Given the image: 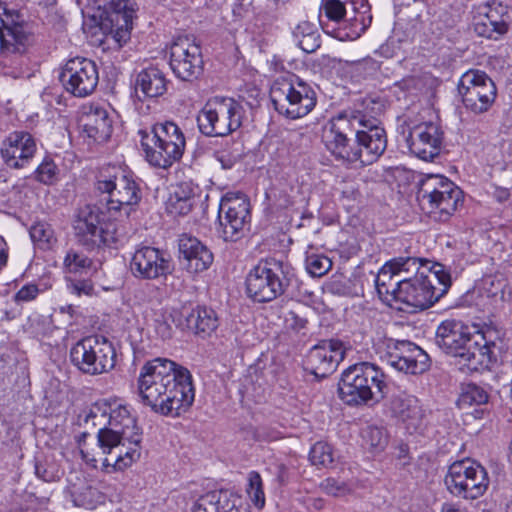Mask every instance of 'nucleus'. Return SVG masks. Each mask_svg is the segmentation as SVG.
<instances>
[{
	"label": "nucleus",
	"instance_id": "nucleus-1",
	"mask_svg": "<svg viewBox=\"0 0 512 512\" xmlns=\"http://www.w3.org/2000/svg\"><path fill=\"white\" fill-rule=\"evenodd\" d=\"M141 402L163 416H180L194 402L190 371L168 358H154L141 368L137 380Z\"/></svg>",
	"mask_w": 512,
	"mask_h": 512
},
{
	"label": "nucleus",
	"instance_id": "nucleus-2",
	"mask_svg": "<svg viewBox=\"0 0 512 512\" xmlns=\"http://www.w3.org/2000/svg\"><path fill=\"white\" fill-rule=\"evenodd\" d=\"M497 331L487 327L471 331L458 320H445L436 330L435 343L446 354L458 358L461 369L470 372L489 369L497 361Z\"/></svg>",
	"mask_w": 512,
	"mask_h": 512
},
{
	"label": "nucleus",
	"instance_id": "nucleus-3",
	"mask_svg": "<svg viewBox=\"0 0 512 512\" xmlns=\"http://www.w3.org/2000/svg\"><path fill=\"white\" fill-rule=\"evenodd\" d=\"M386 375L373 363L360 362L342 372L338 383V396L349 406L367 405L386 397Z\"/></svg>",
	"mask_w": 512,
	"mask_h": 512
},
{
	"label": "nucleus",
	"instance_id": "nucleus-4",
	"mask_svg": "<svg viewBox=\"0 0 512 512\" xmlns=\"http://www.w3.org/2000/svg\"><path fill=\"white\" fill-rule=\"evenodd\" d=\"M141 146L147 161L166 169L181 159L185 149V137L181 129L171 121L156 123L150 132L140 130Z\"/></svg>",
	"mask_w": 512,
	"mask_h": 512
},
{
	"label": "nucleus",
	"instance_id": "nucleus-5",
	"mask_svg": "<svg viewBox=\"0 0 512 512\" xmlns=\"http://www.w3.org/2000/svg\"><path fill=\"white\" fill-rule=\"evenodd\" d=\"M244 116L241 102L231 97L214 96L199 110L196 120L204 136L226 137L242 126Z\"/></svg>",
	"mask_w": 512,
	"mask_h": 512
},
{
	"label": "nucleus",
	"instance_id": "nucleus-6",
	"mask_svg": "<svg viewBox=\"0 0 512 512\" xmlns=\"http://www.w3.org/2000/svg\"><path fill=\"white\" fill-rule=\"evenodd\" d=\"M270 99L279 114L293 120L309 114L317 102L314 89L294 74L273 82Z\"/></svg>",
	"mask_w": 512,
	"mask_h": 512
},
{
	"label": "nucleus",
	"instance_id": "nucleus-7",
	"mask_svg": "<svg viewBox=\"0 0 512 512\" xmlns=\"http://www.w3.org/2000/svg\"><path fill=\"white\" fill-rule=\"evenodd\" d=\"M291 268L275 259L260 261L246 277V293L258 303L270 302L290 285Z\"/></svg>",
	"mask_w": 512,
	"mask_h": 512
},
{
	"label": "nucleus",
	"instance_id": "nucleus-8",
	"mask_svg": "<svg viewBox=\"0 0 512 512\" xmlns=\"http://www.w3.org/2000/svg\"><path fill=\"white\" fill-rule=\"evenodd\" d=\"M96 188L101 193L108 194V210L124 209L126 215H129L142 199V190L134 176L116 167H109L100 172Z\"/></svg>",
	"mask_w": 512,
	"mask_h": 512
},
{
	"label": "nucleus",
	"instance_id": "nucleus-9",
	"mask_svg": "<svg viewBox=\"0 0 512 512\" xmlns=\"http://www.w3.org/2000/svg\"><path fill=\"white\" fill-rule=\"evenodd\" d=\"M70 360L82 373L95 376L107 373L115 367L116 351L107 338L89 336L72 346Z\"/></svg>",
	"mask_w": 512,
	"mask_h": 512
},
{
	"label": "nucleus",
	"instance_id": "nucleus-10",
	"mask_svg": "<svg viewBox=\"0 0 512 512\" xmlns=\"http://www.w3.org/2000/svg\"><path fill=\"white\" fill-rule=\"evenodd\" d=\"M489 482L485 467L469 458L453 462L444 478L445 486L452 495L471 500L481 497Z\"/></svg>",
	"mask_w": 512,
	"mask_h": 512
},
{
	"label": "nucleus",
	"instance_id": "nucleus-11",
	"mask_svg": "<svg viewBox=\"0 0 512 512\" xmlns=\"http://www.w3.org/2000/svg\"><path fill=\"white\" fill-rule=\"evenodd\" d=\"M348 117L360 149V166L375 163L387 148L385 129L380 126L377 119L367 117L362 111L356 109H349Z\"/></svg>",
	"mask_w": 512,
	"mask_h": 512
},
{
	"label": "nucleus",
	"instance_id": "nucleus-12",
	"mask_svg": "<svg viewBox=\"0 0 512 512\" xmlns=\"http://www.w3.org/2000/svg\"><path fill=\"white\" fill-rule=\"evenodd\" d=\"M348 111L349 109H345L331 119L323 139L326 150L337 162L345 167H355L360 166L361 154Z\"/></svg>",
	"mask_w": 512,
	"mask_h": 512
},
{
	"label": "nucleus",
	"instance_id": "nucleus-13",
	"mask_svg": "<svg viewBox=\"0 0 512 512\" xmlns=\"http://www.w3.org/2000/svg\"><path fill=\"white\" fill-rule=\"evenodd\" d=\"M461 191L442 175H428L420 182L417 199L429 212L438 211L439 219L446 220L457 209Z\"/></svg>",
	"mask_w": 512,
	"mask_h": 512
},
{
	"label": "nucleus",
	"instance_id": "nucleus-14",
	"mask_svg": "<svg viewBox=\"0 0 512 512\" xmlns=\"http://www.w3.org/2000/svg\"><path fill=\"white\" fill-rule=\"evenodd\" d=\"M457 89L465 108L474 114L487 112L497 97L494 81L484 71L477 69L466 71Z\"/></svg>",
	"mask_w": 512,
	"mask_h": 512
},
{
	"label": "nucleus",
	"instance_id": "nucleus-15",
	"mask_svg": "<svg viewBox=\"0 0 512 512\" xmlns=\"http://www.w3.org/2000/svg\"><path fill=\"white\" fill-rule=\"evenodd\" d=\"M106 414L107 410L104 409L101 416L104 417ZM108 414V427L124 435V439H127V442L131 445L124 454L121 449L116 456L115 466L118 469H124L140 458L142 430L137 425L136 417L131 414L125 405H117L115 408L110 407Z\"/></svg>",
	"mask_w": 512,
	"mask_h": 512
},
{
	"label": "nucleus",
	"instance_id": "nucleus-16",
	"mask_svg": "<svg viewBox=\"0 0 512 512\" xmlns=\"http://www.w3.org/2000/svg\"><path fill=\"white\" fill-rule=\"evenodd\" d=\"M218 220L224 241L235 242L244 236L250 221V201L243 193L227 194L222 198Z\"/></svg>",
	"mask_w": 512,
	"mask_h": 512
},
{
	"label": "nucleus",
	"instance_id": "nucleus-17",
	"mask_svg": "<svg viewBox=\"0 0 512 512\" xmlns=\"http://www.w3.org/2000/svg\"><path fill=\"white\" fill-rule=\"evenodd\" d=\"M74 230L78 243L87 250L111 246L117 242L112 225L102 224L98 212L89 206L79 211Z\"/></svg>",
	"mask_w": 512,
	"mask_h": 512
},
{
	"label": "nucleus",
	"instance_id": "nucleus-18",
	"mask_svg": "<svg viewBox=\"0 0 512 512\" xmlns=\"http://www.w3.org/2000/svg\"><path fill=\"white\" fill-rule=\"evenodd\" d=\"M170 67L183 81H193L203 72V57L200 46L188 36H178L170 47Z\"/></svg>",
	"mask_w": 512,
	"mask_h": 512
},
{
	"label": "nucleus",
	"instance_id": "nucleus-19",
	"mask_svg": "<svg viewBox=\"0 0 512 512\" xmlns=\"http://www.w3.org/2000/svg\"><path fill=\"white\" fill-rule=\"evenodd\" d=\"M59 80L67 92L75 97H86L94 92L99 75L96 64L87 58L69 59L59 74Z\"/></svg>",
	"mask_w": 512,
	"mask_h": 512
},
{
	"label": "nucleus",
	"instance_id": "nucleus-20",
	"mask_svg": "<svg viewBox=\"0 0 512 512\" xmlns=\"http://www.w3.org/2000/svg\"><path fill=\"white\" fill-rule=\"evenodd\" d=\"M385 361L395 370L412 375L426 372L431 365L429 355L408 340L389 339Z\"/></svg>",
	"mask_w": 512,
	"mask_h": 512
},
{
	"label": "nucleus",
	"instance_id": "nucleus-21",
	"mask_svg": "<svg viewBox=\"0 0 512 512\" xmlns=\"http://www.w3.org/2000/svg\"><path fill=\"white\" fill-rule=\"evenodd\" d=\"M418 268V258L398 257L385 263L375 279V286L380 299L391 305L398 301L400 285L405 274L413 273Z\"/></svg>",
	"mask_w": 512,
	"mask_h": 512
},
{
	"label": "nucleus",
	"instance_id": "nucleus-22",
	"mask_svg": "<svg viewBox=\"0 0 512 512\" xmlns=\"http://www.w3.org/2000/svg\"><path fill=\"white\" fill-rule=\"evenodd\" d=\"M4 11V18L0 19L2 29L0 31V45L3 54H23L34 41L29 24L25 22L22 14L16 10H7L0 4Z\"/></svg>",
	"mask_w": 512,
	"mask_h": 512
},
{
	"label": "nucleus",
	"instance_id": "nucleus-23",
	"mask_svg": "<svg viewBox=\"0 0 512 512\" xmlns=\"http://www.w3.org/2000/svg\"><path fill=\"white\" fill-rule=\"evenodd\" d=\"M420 266L421 259L418 258V268L413 271L415 275L408 277V274H405V277H403L397 302L415 309L424 310L437 302L441 298V293L437 291V286L431 285V281L426 277L425 271H420Z\"/></svg>",
	"mask_w": 512,
	"mask_h": 512
},
{
	"label": "nucleus",
	"instance_id": "nucleus-24",
	"mask_svg": "<svg viewBox=\"0 0 512 512\" xmlns=\"http://www.w3.org/2000/svg\"><path fill=\"white\" fill-rule=\"evenodd\" d=\"M130 269L136 278L154 280L171 274L173 265L171 258L164 251L143 246L134 252Z\"/></svg>",
	"mask_w": 512,
	"mask_h": 512
},
{
	"label": "nucleus",
	"instance_id": "nucleus-25",
	"mask_svg": "<svg viewBox=\"0 0 512 512\" xmlns=\"http://www.w3.org/2000/svg\"><path fill=\"white\" fill-rule=\"evenodd\" d=\"M443 140L444 132L434 122H423L414 126L406 138L410 152L425 161H432L439 156Z\"/></svg>",
	"mask_w": 512,
	"mask_h": 512
},
{
	"label": "nucleus",
	"instance_id": "nucleus-26",
	"mask_svg": "<svg viewBox=\"0 0 512 512\" xmlns=\"http://www.w3.org/2000/svg\"><path fill=\"white\" fill-rule=\"evenodd\" d=\"M169 318L181 330H190L203 339L209 337L219 326L216 311L206 306L182 307L180 310H173Z\"/></svg>",
	"mask_w": 512,
	"mask_h": 512
},
{
	"label": "nucleus",
	"instance_id": "nucleus-27",
	"mask_svg": "<svg viewBox=\"0 0 512 512\" xmlns=\"http://www.w3.org/2000/svg\"><path fill=\"white\" fill-rule=\"evenodd\" d=\"M344 356L345 349L340 340H321L307 355V369L316 377L325 378L336 370Z\"/></svg>",
	"mask_w": 512,
	"mask_h": 512
},
{
	"label": "nucleus",
	"instance_id": "nucleus-28",
	"mask_svg": "<svg viewBox=\"0 0 512 512\" xmlns=\"http://www.w3.org/2000/svg\"><path fill=\"white\" fill-rule=\"evenodd\" d=\"M128 0H111L100 14V27L106 34H111L118 42L129 39L134 9Z\"/></svg>",
	"mask_w": 512,
	"mask_h": 512
},
{
	"label": "nucleus",
	"instance_id": "nucleus-29",
	"mask_svg": "<svg viewBox=\"0 0 512 512\" xmlns=\"http://www.w3.org/2000/svg\"><path fill=\"white\" fill-rule=\"evenodd\" d=\"M510 11L502 3H488L478 16L474 17L475 33L487 39L497 40L508 32Z\"/></svg>",
	"mask_w": 512,
	"mask_h": 512
},
{
	"label": "nucleus",
	"instance_id": "nucleus-30",
	"mask_svg": "<svg viewBox=\"0 0 512 512\" xmlns=\"http://www.w3.org/2000/svg\"><path fill=\"white\" fill-rule=\"evenodd\" d=\"M36 152L33 136L25 131H15L4 141L1 149L5 163L15 169L24 167Z\"/></svg>",
	"mask_w": 512,
	"mask_h": 512
},
{
	"label": "nucleus",
	"instance_id": "nucleus-31",
	"mask_svg": "<svg viewBox=\"0 0 512 512\" xmlns=\"http://www.w3.org/2000/svg\"><path fill=\"white\" fill-rule=\"evenodd\" d=\"M180 260L192 274L207 270L213 263L214 255L210 248L194 236L183 234L179 239Z\"/></svg>",
	"mask_w": 512,
	"mask_h": 512
},
{
	"label": "nucleus",
	"instance_id": "nucleus-32",
	"mask_svg": "<svg viewBox=\"0 0 512 512\" xmlns=\"http://www.w3.org/2000/svg\"><path fill=\"white\" fill-rule=\"evenodd\" d=\"M79 124L83 133L98 143L107 141L112 134V120L109 112L99 105L85 107Z\"/></svg>",
	"mask_w": 512,
	"mask_h": 512
},
{
	"label": "nucleus",
	"instance_id": "nucleus-33",
	"mask_svg": "<svg viewBox=\"0 0 512 512\" xmlns=\"http://www.w3.org/2000/svg\"><path fill=\"white\" fill-rule=\"evenodd\" d=\"M391 411L403 422L407 428L417 430L423 423L425 411L419 403V400L407 394L392 396L390 400Z\"/></svg>",
	"mask_w": 512,
	"mask_h": 512
},
{
	"label": "nucleus",
	"instance_id": "nucleus-34",
	"mask_svg": "<svg viewBox=\"0 0 512 512\" xmlns=\"http://www.w3.org/2000/svg\"><path fill=\"white\" fill-rule=\"evenodd\" d=\"M488 398V393L483 387L475 383H466L461 387L457 406L473 415L475 419H481L484 414V409L481 406L487 404Z\"/></svg>",
	"mask_w": 512,
	"mask_h": 512
},
{
	"label": "nucleus",
	"instance_id": "nucleus-35",
	"mask_svg": "<svg viewBox=\"0 0 512 512\" xmlns=\"http://www.w3.org/2000/svg\"><path fill=\"white\" fill-rule=\"evenodd\" d=\"M192 512H241L228 491H212L201 496Z\"/></svg>",
	"mask_w": 512,
	"mask_h": 512
},
{
	"label": "nucleus",
	"instance_id": "nucleus-36",
	"mask_svg": "<svg viewBox=\"0 0 512 512\" xmlns=\"http://www.w3.org/2000/svg\"><path fill=\"white\" fill-rule=\"evenodd\" d=\"M136 89H140L146 97H158L166 92L167 80L160 69L149 67L137 75Z\"/></svg>",
	"mask_w": 512,
	"mask_h": 512
},
{
	"label": "nucleus",
	"instance_id": "nucleus-37",
	"mask_svg": "<svg viewBox=\"0 0 512 512\" xmlns=\"http://www.w3.org/2000/svg\"><path fill=\"white\" fill-rule=\"evenodd\" d=\"M195 189L190 182L177 184L170 194L167 209L171 214L184 216L193 208Z\"/></svg>",
	"mask_w": 512,
	"mask_h": 512
},
{
	"label": "nucleus",
	"instance_id": "nucleus-38",
	"mask_svg": "<svg viewBox=\"0 0 512 512\" xmlns=\"http://www.w3.org/2000/svg\"><path fill=\"white\" fill-rule=\"evenodd\" d=\"M292 34L297 46L306 53L315 52L321 45L319 28L309 21L300 22Z\"/></svg>",
	"mask_w": 512,
	"mask_h": 512
},
{
	"label": "nucleus",
	"instance_id": "nucleus-39",
	"mask_svg": "<svg viewBox=\"0 0 512 512\" xmlns=\"http://www.w3.org/2000/svg\"><path fill=\"white\" fill-rule=\"evenodd\" d=\"M361 436L364 445L373 453H379L388 444V435L383 427L369 425L362 429Z\"/></svg>",
	"mask_w": 512,
	"mask_h": 512
},
{
	"label": "nucleus",
	"instance_id": "nucleus-40",
	"mask_svg": "<svg viewBox=\"0 0 512 512\" xmlns=\"http://www.w3.org/2000/svg\"><path fill=\"white\" fill-rule=\"evenodd\" d=\"M35 474L44 482H57L64 475L59 463L53 457H44L36 459Z\"/></svg>",
	"mask_w": 512,
	"mask_h": 512
},
{
	"label": "nucleus",
	"instance_id": "nucleus-41",
	"mask_svg": "<svg viewBox=\"0 0 512 512\" xmlns=\"http://www.w3.org/2000/svg\"><path fill=\"white\" fill-rule=\"evenodd\" d=\"M67 273L88 274L93 268V261L83 253L70 249L63 261Z\"/></svg>",
	"mask_w": 512,
	"mask_h": 512
},
{
	"label": "nucleus",
	"instance_id": "nucleus-42",
	"mask_svg": "<svg viewBox=\"0 0 512 512\" xmlns=\"http://www.w3.org/2000/svg\"><path fill=\"white\" fill-rule=\"evenodd\" d=\"M98 446L104 454H110L114 448L124 447L127 439L120 432L105 426L97 434Z\"/></svg>",
	"mask_w": 512,
	"mask_h": 512
},
{
	"label": "nucleus",
	"instance_id": "nucleus-43",
	"mask_svg": "<svg viewBox=\"0 0 512 512\" xmlns=\"http://www.w3.org/2000/svg\"><path fill=\"white\" fill-rule=\"evenodd\" d=\"M309 460L318 468H328L334 462L333 448L326 442H316L310 450Z\"/></svg>",
	"mask_w": 512,
	"mask_h": 512
},
{
	"label": "nucleus",
	"instance_id": "nucleus-44",
	"mask_svg": "<svg viewBox=\"0 0 512 512\" xmlns=\"http://www.w3.org/2000/svg\"><path fill=\"white\" fill-rule=\"evenodd\" d=\"M30 237L41 249L50 248L56 241L54 231L48 223L38 222L31 226Z\"/></svg>",
	"mask_w": 512,
	"mask_h": 512
},
{
	"label": "nucleus",
	"instance_id": "nucleus-45",
	"mask_svg": "<svg viewBox=\"0 0 512 512\" xmlns=\"http://www.w3.org/2000/svg\"><path fill=\"white\" fill-rule=\"evenodd\" d=\"M247 494L252 503L258 507L263 508L265 505V494L263 491V482L260 474L256 471H251L248 474Z\"/></svg>",
	"mask_w": 512,
	"mask_h": 512
},
{
	"label": "nucleus",
	"instance_id": "nucleus-46",
	"mask_svg": "<svg viewBox=\"0 0 512 512\" xmlns=\"http://www.w3.org/2000/svg\"><path fill=\"white\" fill-rule=\"evenodd\" d=\"M425 275L431 281L432 286H436V283L440 285L437 287V291L441 293V297L447 293L451 286V276L445 271L443 264L435 263Z\"/></svg>",
	"mask_w": 512,
	"mask_h": 512
},
{
	"label": "nucleus",
	"instance_id": "nucleus-47",
	"mask_svg": "<svg viewBox=\"0 0 512 512\" xmlns=\"http://www.w3.org/2000/svg\"><path fill=\"white\" fill-rule=\"evenodd\" d=\"M332 268V261L325 255L312 254L306 258V269L313 277H322Z\"/></svg>",
	"mask_w": 512,
	"mask_h": 512
},
{
	"label": "nucleus",
	"instance_id": "nucleus-48",
	"mask_svg": "<svg viewBox=\"0 0 512 512\" xmlns=\"http://www.w3.org/2000/svg\"><path fill=\"white\" fill-rule=\"evenodd\" d=\"M320 488L327 495L333 497H342L351 492L350 486L343 480L328 477L320 483Z\"/></svg>",
	"mask_w": 512,
	"mask_h": 512
},
{
	"label": "nucleus",
	"instance_id": "nucleus-49",
	"mask_svg": "<svg viewBox=\"0 0 512 512\" xmlns=\"http://www.w3.org/2000/svg\"><path fill=\"white\" fill-rule=\"evenodd\" d=\"M36 179L46 185L53 184L57 179V166L50 158H45L36 170Z\"/></svg>",
	"mask_w": 512,
	"mask_h": 512
},
{
	"label": "nucleus",
	"instance_id": "nucleus-50",
	"mask_svg": "<svg viewBox=\"0 0 512 512\" xmlns=\"http://www.w3.org/2000/svg\"><path fill=\"white\" fill-rule=\"evenodd\" d=\"M369 6L364 2V0H353L351 2L346 3V16L351 13L352 16L348 19L350 21L358 22L366 27V14L369 13Z\"/></svg>",
	"mask_w": 512,
	"mask_h": 512
},
{
	"label": "nucleus",
	"instance_id": "nucleus-51",
	"mask_svg": "<svg viewBox=\"0 0 512 512\" xmlns=\"http://www.w3.org/2000/svg\"><path fill=\"white\" fill-rule=\"evenodd\" d=\"M321 9L329 20L339 22L346 18V9L339 0H323Z\"/></svg>",
	"mask_w": 512,
	"mask_h": 512
},
{
	"label": "nucleus",
	"instance_id": "nucleus-52",
	"mask_svg": "<svg viewBox=\"0 0 512 512\" xmlns=\"http://www.w3.org/2000/svg\"><path fill=\"white\" fill-rule=\"evenodd\" d=\"M308 320L307 318L301 316L294 310H290L284 315V326L286 329L291 330L293 332H300L302 329H305L307 326Z\"/></svg>",
	"mask_w": 512,
	"mask_h": 512
},
{
	"label": "nucleus",
	"instance_id": "nucleus-53",
	"mask_svg": "<svg viewBox=\"0 0 512 512\" xmlns=\"http://www.w3.org/2000/svg\"><path fill=\"white\" fill-rule=\"evenodd\" d=\"M40 290L36 284L29 283L21 287V289L13 296L16 304H22L33 301L38 296Z\"/></svg>",
	"mask_w": 512,
	"mask_h": 512
},
{
	"label": "nucleus",
	"instance_id": "nucleus-54",
	"mask_svg": "<svg viewBox=\"0 0 512 512\" xmlns=\"http://www.w3.org/2000/svg\"><path fill=\"white\" fill-rule=\"evenodd\" d=\"M68 289L72 294H75L77 296H89L93 294L94 286L90 280H76L71 281L68 284Z\"/></svg>",
	"mask_w": 512,
	"mask_h": 512
},
{
	"label": "nucleus",
	"instance_id": "nucleus-55",
	"mask_svg": "<svg viewBox=\"0 0 512 512\" xmlns=\"http://www.w3.org/2000/svg\"><path fill=\"white\" fill-rule=\"evenodd\" d=\"M155 331L162 339H170L173 334V329L169 323V318H157L155 320Z\"/></svg>",
	"mask_w": 512,
	"mask_h": 512
},
{
	"label": "nucleus",
	"instance_id": "nucleus-56",
	"mask_svg": "<svg viewBox=\"0 0 512 512\" xmlns=\"http://www.w3.org/2000/svg\"><path fill=\"white\" fill-rule=\"evenodd\" d=\"M494 197L500 203L505 202L510 197V191L507 188L498 187L494 192Z\"/></svg>",
	"mask_w": 512,
	"mask_h": 512
},
{
	"label": "nucleus",
	"instance_id": "nucleus-57",
	"mask_svg": "<svg viewBox=\"0 0 512 512\" xmlns=\"http://www.w3.org/2000/svg\"><path fill=\"white\" fill-rule=\"evenodd\" d=\"M311 507L315 510H321L324 508V500L321 498H314L311 500Z\"/></svg>",
	"mask_w": 512,
	"mask_h": 512
},
{
	"label": "nucleus",
	"instance_id": "nucleus-58",
	"mask_svg": "<svg viewBox=\"0 0 512 512\" xmlns=\"http://www.w3.org/2000/svg\"><path fill=\"white\" fill-rule=\"evenodd\" d=\"M408 452H409V448L407 445L405 444H401L399 446V454H398V458L399 459H406L408 458Z\"/></svg>",
	"mask_w": 512,
	"mask_h": 512
},
{
	"label": "nucleus",
	"instance_id": "nucleus-59",
	"mask_svg": "<svg viewBox=\"0 0 512 512\" xmlns=\"http://www.w3.org/2000/svg\"><path fill=\"white\" fill-rule=\"evenodd\" d=\"M8 255L4 250H0V271L6 266Z\"/></svg>",
	"mask_w": 512,
	"mask_h": 512
},
{
	"label": "nucleus",
	"instance_id": "nucleus-60",
	"mask_svg": "<svg viewBox=\"0 0 512 512\" xmlns=\"http://www.w3.org/2000/svg\"><path fill=\"white\" fill-rule=\"evenodd\" d=\"M441 512H465V511L454 508L452 505L444 504Z\"/></svg>",
	"mask_w": 512,
	"mask_h": 512
},
{
	"label": "nucleus",
	"instance_id": "nucleus-61",
	"mask_svg": "<svg viewBox=\"0 0 512 512\" xmlns=\"http://www.w3.org/2000/svg\"><path fill=\"white\" fill-rule=\"evenodd\" d=\"M287 469L285 466L281 465L279 467V474H278V478L280 480L281 483H284L285 482V473H286Z\"/></svg>",
	"mask_w": 512,
	"mask_h": 512
},
{
	"label": "nucleus",
	"instance_id": "nucleus-62",
	"mask_svg": "<svg viewBox=\"0 0 512 512\" xmlns=\"http://www.w3.org/2000/svg\"><path fill=\"white\" fill-rule=\"evenodd\" d=\"M95 417H97V412L94 410H91L90 413L88 414V416L86 417V421H88L90 418H95Z\"/></svg>",
	"mask_w": 512,
	"mask_h": 512
},
{
	"label": "nucleus",
	"instance_id": "nucleus-63",
	"mask_svg": "<svg viewBox=\"0 0 512 512\" xmlns=\"http://www.w3.org/2000/svg\"><path fill=\"white\" fill-rule=\"evenodd\" d=\"M506 512H512V500L507 504Z\"/></svg>",
	"mask_w": 512,
	"mask_h": 512
},
{
	"label": "nucleus",
	"instance_id": "nucleus-64",
	"mask_svg": "<svg viewBox=\"0 0 512 512\" xmlns=\"http://www.w3.org/2000/svg\"><path fill=\"white\" fill-rule=\"evenodd\" d=\"M509 450H510V453H511V456H512V439H511V442H510Z\"/></svg>",
	"mask_w": 512,
	"mask_h": 512
}]
</instances>
